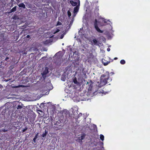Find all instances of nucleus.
I'll return each mask as SVG.
<instances>
[{"instance_id":"obj_1","label":"nucleus","mask_w":150,"mask_h":150,"mask_svg":"<svg viewBox=\"0 0 150 150\" xmlns=\"http://www.w3.org/2000/svg\"><path fill=\"white\" fill-rule=\"evenodd\" d=\"M109 77V74L108 72H106L103 74L101 76L100 79V86H102L106 85L107 83V81Z\"/></svg>"},{"instance_id":"obj_2","label":"nucleus","mask_w":150,"mask_h":150,"mask_svg":"<svg viewBox=\"0 0 150 150\" xmlns=\"http://www.w3.org/2000/svg\"><path fill=\"white\" fill-rule=\"evenodd\" d=\"M98 21L96 19H95L94 23V27L97 31L99 33H103V31L100 30L99 28L98 25Z\"/></svg>"},{"instance_id":"obj_3","label":"nucleus","mask_w":150,"mask_h":150,"mask_svg":"<svg viewBox=\"0 0 150 150\" xmlns=\"http://www.w3.org/2000/svg\"><path fill=\"white\" fill-rule=\"evenodd\" d=\"M60 53V52H58L56 53L55 54V55L57 56V60L55 62V63L57 64L60 63H61L62 59V55H60L58 56V55Z\"/></svg>"},{"instance_id":"obj_4","label":"nucleus","mask_w":150,"mask_h":150,"mask_svg":"<svg viewBox=\"0 0 150 150\" xmlns=\"http://www.w3.org/2000/svg\"><path fill=\"white\" fill-rule=\"evenodd\" d=\"M64 115L66 117V119L67 121L69 120V119L70 118V114L69 113V112L68 111H67L63 113Z\"/></svg>"},{"instance_id":"obj_5","label":"nucleus","mask_w":150,"mask_h":150,"mask_svg":"<svg viewBox=\"0 0 150 150\" xmlns=\"http://www.w3.org/2000/svg\"><path fill=\"white\" fill-rule=\"evenodd\" d=\"M48 68L47 67H45L44 71L41 73V74L42 76L43 77V78H44V79H45L47 74L48 73Z\"/></svg>"},{"instance_id":"obj_6","label":"nucleus","mask_w":150,"mask_h":150,"mask_svg":"<svg viewBox=\"0 0 150 150\" xmlns=\"http://www.w3.org/2000/svg\"><path fill=\"white\" fill-rule=\"evenodd\" d=\"M77 0L78 2V5H77L76 7L74 8L73 11L74 13H77L78 12L79 8V6L80 4V2L79 0Z\"/></svg>"},{"instance_id":"obj_7","label":"nucleus","mask_w":150,"mask_h":150,"mask_svg":"<svg viewBox=\"0 0 150 150\" xmlns=\"http://www.w3.org/2000/svg\"><path fill=\"white\" fill-rule=\"evenodd\" d=\"M29 121L31 124H34V121L35 120V117L33 116L30 117L29 118Z\"/></svg>"},{"instance_id":"obj_8","label":"nucleus","mask_w":150,"mask_h":150,"mask_svg":"<svg viewBox=\"0 0 150 150\" xmlns=\"http://www.w3.org/2000/svg\"><path fill=\"white\" fill-rule=\"evenodd\" d=\"M70 4L73 6H77V3L76 2L72 0H70Z\"/></svg>"},{"instance_id":"obj_9","label":"nucleus","mask_w":150,"mask_h":150,"mask_svg":"<svg viewBox=\"0 0 150 150\" xmlns=\"http://www.w3.org/2000/svg\"><path fill=\"white\" fill-rule=\"evenodd\" d=\"M18 6L19 7H21L23 8H25V5L23 3L19 4L18 5Z\"/></svg>"},{"instance_id":"obj_10","label":"nucleus","mask_w":150,"mask_h":150,"mask_svg":"<svg viewBox=\"0 0 150 150\" xmlns=\"http://www.w3.org/2000/svg\"><path fill=\"white\" fill-rule=\"evenodd\" d=\"M48 133V131H47L46 130L45 131V132L43 133L42 135V136L43 137H45Z\"/></svg>"},{"instance_id":"obj_11","label":"nucleus","mask_w":150,"mask_h":150,"mask_svg":"<svg viewBox=\"0 0 150 150\" xmlns=\"http://www.w3.org/2000/svg\"><path fill=\"white\" fill-rule=\"evenodd\" d=\"M13 18L16 21H18V20H19V18L18 16H13Z\"/></svg>"},{"instance_id":"obj_12","label":"nucleus","mask_w":150,"mask_h":150,"mask_svg":"<svg viewBox=\"0 0 150 150\" xmlns=\"http://www.w3.org/2000/svg\"><path fill=\"white\" fill-rule=\"evenodd\" d=\"M73 82L74 83L76 84L78 83L76 77H75L73 78Z\"/></svg>"},{"instance_id":"obj_13","label":"nucleus","mask_w":150,"mask_h":150,"mask_svg":"<svg viewBox=\"0 0 150 150\" xmlns=\"http://www.w3.org/2000/svg\"><path fill=\"white\" fill-rule=\"evenodd\" d=\"M16 6H15L11 10V12H15L16 11Z\"/></svg>"},{"instance_id":"obj_14","label":"nucleus","mask_w":150,"mask_h":150,"mask_svg":"<svg viewBox=\"0 0 150 150\" xmlns=\"http://www.w3.org/2000/svg\"><path fill=\"white\" fill-rule=\"evenodd\" d=\"M120 63L122 64H124L125 63V62L124 60H121L120 61Z\"/></svg>"},{"instance_id":"obj_15","label":"nucleus","mask_w":150,"mask_h":150,"mask_svg":"<svg viewBox=\"0 0 150 150\" xmlns=\"http://www.w3.org/2000/svg\"><path fill=\"white\" fill-rule=\"evenodd\" d=\"M92 41L94 43V45H96L98 42L95 39H93Z\"/></svg>"},{"instance_id":"obj_16","label":"nucleus","mask_w":150,"mask_h":150,"mask_svg":"<svg viewBox=\"0 0 150 150\" xmlns=\"http://www.w3.org/2000/svg\"><path fill=\"white\" fill-rule=\"evenodd\" d=\"M100 138L102 141H103L104 139V136L102 134H100Z\"/></svg>"},{"instance_id":"obj_17","label":"nucleus","mask_w":150,"mask_h":150,"mask_svg":"<svg viewBox=\"0 0 150 150\" xmlns=\"http://www.w3.org/2000/svg\"><path fill=\"white\" fill-rule=\"evenodd\" d=\"M102 62H103V65L104 66H106V65H107L109 64V62L107 61V62H104L103 61Z\"/></svg>"},{"instance_id":"obj_18","label":"nucleus","mask_w":150,"mask_h":150,"mask_svg":"<svg viewBox=\"0 0 150 150\" xmlns=\"http://www.w3.org/2000/svg\"><path fill=\"white\" fill-rule=\"evenodd\" d=\"M67 14H68V15L69 17H70L71 16V13L69 11H68Z\"/></svg>"},{"instance_id":"obj_19","label":"nucleus","mask_w":150,"mask_h":150,"mask_svg":"<svg viewBox=\"0 0 150 150\" xmlns=\"http://www.w3.org/2000/svg\"><path fill=\"white\" fill-rule=\"evenodd\" d=\"M60 31V30L59 29H56L54 32V34L56 33H57L59 32Z\"/></svg>"},{"instance_id":"obj_20","label":"nucleus","mask_w":150,"mask_h":150,"mask_svg":"<svg viewBox=\"0 0 150 150\" xmlns=\"http://www.w3.org/2000/svg\"><path fill=\"white\" fill-rule=\"evenodd\" d=\"M28 129V128L26 127H25L24 129H23L22 132H25L26 130Z\"/></svg>"},{"instance_id":"obj_21","label":"nucleus","mask_w":150,"mask_h":150,"mask_svg":"<svg viewBox=\"0 0 150 150\" xmlns=\"http://www.w3.org/2000/svg\"><path fill=\"white\" fill-rule=\"evenodd\" d=\"M21 108H22V106L20 105H18L17 107V109L18 110L19 109H21Z\"/></svg>"},{"instance_id":"obj_22","label":"nucleus","mask_w":150,"mask_h":150,"mask_svg":"<svg viewBox=\"0 0 150 150\" xmlns=\"http://www.w3.org/2000/svg\"><path fill=\"white\" fill-rule=\"evenodd\" d=\"M62 24V23H61V22H60L59 21H58L57 24V25H61Z\"/></svg>"},{"instance_id":"obj_23","label":"nucleus","mask_w":150,"mask_h":150,"mask_svg":"<svg viewBox=\"0 0 150 150\" xmlns=\"http://www.w3.org/2000/svg\"><path fill=\"white\" fill-rule=\"evenodd\" d=\"M102 22L104 23H107V22L106 21V20L105 19L103 18L102 19Z\"/></svg>"},{"instance_id":"obj_24","label":"nucleus","mask_w":150,"mask_h":150,"mask_svg":"<svg viewBox=\"0 0 150 150\" xmlns=\"http://www.w3.org/2000/svg\"><path fill=\"white\" fill-rule=\"evenodd\" d=\"M38 133H37V134H35L34 138L37 139L38 138Z\"/></svg>"},{"instance_id":"obj_25","label":"nucleus","mask_w":150,"mask_h":150,"mask_svg":"<svg viewBox=\"0 0 150 150\" xmlns=\"http://www.w3.org/2000/svg\"><path fill=\"white\" fill-rule=\"evenodd\" d=\"M36 139H37L34 138L33 139V141L35 143L36 142Z\"/></svg>"},{"instance_id":"obj_26","label":"nucleus","mask_w":150,"mask_h":150,"mask_svg":"<svg viewBox=\"0 0 150 150\" xmlns=\"http://www.w3.org/2000/svg\"><path fill=\"white\" fill-rule=\"evenodd\" d=\"M7 131V130H6L5 129H2V132H6Z\"/></svg>"},{"instance_id":"obj_27","label":"nucleus","mask_w":150,"mask_h":150,"mask_svg":"<svg viewBox=\"0 0 150 150\" xmlns=\"http://www.w3.org/2000/svg\"><path fill=\"white\" fill-rule=\"evenodd\" d=\"M30 36L29 35H28L26 36V38H30Z\"/></svg>"},{"instance_id":"obj_28","label":"nucleus","mask_w":150,"mask_h":150,"mask_svg":"<svg viewBox=\"0 0 150 150\" xmlns=\"http://www.w3.org/2000/svg\"><path fill=\"white\" fill-rule=\"evenodd\" d=\"M84 138V136H81V139L82 140Z\"/></svg>"},{"instance_id":"obj_29","label":"nucleus","mask_w":150,"mask_h":150,"mask_svg":"<svg viewBox=\"0 0 150 150\" xmlns=\"http://www.w3.org/2000/svg\"><path fill=\"white\" fill-rule=\"evenodd\" d=\"M2 86L0 84V90L1 89H2Z\"/></svg>"},{"instance_id":"obj_30","label":"nucleus","mask_w":150,"mask_h":150,"mask_svg":"<svg viewBox=\"0 0 150 150\" xmlns=\"http://www.w3.org/2000/svg\"><path fill=\"white\" fill-rule=\"evenodd\" d=\"M9 59V57H6L5 59V60H6V61H7V60L8 59Z\"/></svg>"},{"instance_id":"obj_31","label":"nucleus","mask_w":150,"mask_h":150,"mask_svg":"<svg viewBox=\"0 0 150 150\" xmlns=\"http://www.w3.org/2000/svg\"><path fill=\"white\" fill-rule=\"evenodd\" d=\"M110 49L109 48H107V50L108 51H110Z\"/></svg>"},{"instance_id":"obj_32","label":"nucleus","mask_w":150,"mask_h":150,"mask_svg":"<svg viewBox=\"0 0 150 150\" xmlns=\"http://www.w3.org/2000/svg\"><path fill=\"white\" fill-rule=\"evenodd\" d=\"M117 59V57H115L114 58V59L115 60H116Z\"/></svg>"},{"instance_id":"obj_33","label":"nucleus","mask_w":150,"mask_h":150,"mask_svg":"<svg viewBox=\"0 0 150 150\" xmlns=\"http://www.w3.org/2000/svg\"><path fill=\"white\" fill-rule=\"evenodd\" d=\"M63 38V36H61V38L62 39Z\"/></svg>"},{"instance_id":"obj_34","label":"nucleus","mask_w":150,"mask_h":150,"mask_svg":"<svg viewBox=\"0 0 150 150\" xmlns=\"http://www.w3.org/2000/svg\"><path fill=\"white\" fill-rule=\"evenodd\" d=\"M38 111H40V112H42V111L41 110H39Z\"/></svg>"},{"instance_id":"obj_35","label":"nucleus","mask_w":150,"mask_h":150,"mask_svg":"<svg viewBox=\"0 0 150 150\" xmlns=\"http://www.w3.org/2000/svg\"><path fill=\"white\" fill-rule=\"evenodd\" d=\"M111 73H112V74H114V73L113 72H112Z\"/></svg>"},{"instance_id":"obj_36","label":"nucleus","mask_w":150,"mask_h":150,"mask_svg":"<svg viewBox=\"0 0 150 150\" xmlns=\"http://www.w3.org/2000/svg\"><path fill=\"white\" fill-rule=\"evenodd\" d=\"M16 1H17V2H18V1H19V0H16Z\"/></svg>"},{"instance_id":"obj_37","label":"nucleus","mask_w":150,"mask_h":150,"mask_svg":"<svg viewBox=\"0 0 150 150\" xmlns=\"http://www.w3.org/2000/svg\"><path fill=\"white\" fill-rule=\"evenodd\" d=\"M80 114H81V115H82V114L81 113H80Z\"/></svg>"},{"instance_id":"obj_38","label":"nucleus","mask_w":150,"mask_h":150,"mask_svg":"<svg viewBox=\"0 0 150 150\" xmlns=\"http://www.w3.org/2000/svg\"><path fill=\"white\" fill-rule=\"evenodd\" d=\"M62 80H63V81H65V80H62Z\"/></svg>"}]
</instances>
